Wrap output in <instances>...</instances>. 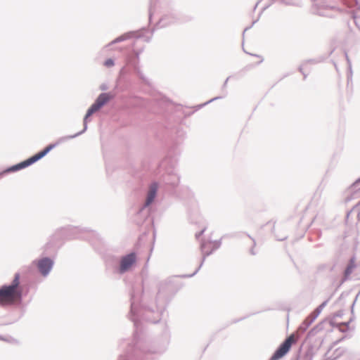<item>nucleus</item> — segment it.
Returning <instances> with one entry per match:
<instances>
[{"label": "nucleus", "instance_id": "12", "mask_svg": "<svg viewBox=\"0 0 360 360\" xmlns=\"http://www.w3.org/2000/svg\"><path fill=\"white\" fill-rule=\"evenodd\" d=\"M203 231H204L203 230H202V231H200V232L197 235V236L198 237V236H201V235L202 234Z\"/></svg>", "mask_w": 360, "mask_h": 360}, {"label": "nucleus", "instance_id": "3", "mask_svg": "<svg viewBox=\"0 0 360 360\" xmlns=\"http://www.w3.org/2000/svg\"><path fill=\"white\" fill-rule=\"evenodd\" d=\"M56 146V144H50L47 146L43 150L39 153L35 154L32 157L28 158L27 160L17 164L6 170V172H15L17 170H20L21 169L25 168L26 167L30 166V165L34 163L37 160L42 158L45 156L51 150H52Z\"/></svg>", "mask_w": 360, "mask_h": 360}, {"label": "nucleus", "instance_id": "7", "mask_svg": "<svg viewBox=\"0 0 360 360\" xmlns=\"http://www.w3.org/2000/svg\"><path fill=\"white\" fill-rule=\"evenodd\" d=\"M218 245L215 241H209L207 243H202L201 245V250L205 255H209L214 249L217 248Z\"/></svg>", "mask_w": 360, "mask_h": 360}, {"label": "nucleus", "instance_id": "5", "mask_svg": "<svg viewBox=\"0 0 360 360\" xmlns=\"http://www.w3.org/2000/svg\"><path fill=\"white\" fill-rule=\"evenodd\" d=\"M135 253H130L121 259L120 272L124 273L128 271L136 262Z\"/></svg>", "mask_w": 360, "mask_h": 360}, {"label": "nucleus", "instance_id": "11", "mask_svg": "<svg viewBox=\"0 0 360 360\" xmlns=\"http://www.w3.org/2000/svg\"><path fill=\"white\" fill-rule=\"evenodd\" d=\"M356 208L358 210V217L360 219V202L356 205Z\"/></svg>", "mask_w": 360, "mask_h": 360}, {"label": "nucleus", "instance_id": "9", "mask_svg": "<svg viewBox=\"0 0 360 360\" xmlns=\"http://www.w3.org/2000/svg\"><path fill=\"white\" fill-rule=\"evenodd\" d=\"M253 58L255 59L252 61L254 64H259L263 61V58L259 56H255Z\"/></svg>", "mask_w": 360, "mask_h": 360}, {"label": "nucleus", "instance_id": "4", "mask_svg": "<svg viewBox=\"0 0 360 360\" xmlns=\"http://www.w3.org/2000/svg\"><path fill=\"white\" fill-rule=\"evenodd\" d=\"M112 97L113 96L110 94H101L98 97L96 102L88 110L85 118L86 119L88 117H90L93 113L98 111L103 105H104L107 102H108L111 98H112Z\"/></svg>", "mask_w": 360, "mask_h": 360}, {"label": "nucleus", "instance_id": "2", "mask_svg": "<svg viewBox=\"0 0 360 360\" xmlns=\"http://www.w3.org/2000/svg\"><path fill=\"white\" fill-rule=\"evenodd\" d=\"M297 335L294 333L288 336L275 351L271 357V360H278L285 356L289 352L292 346L297 342Z\"/></svg>", "mask_w": 360, "mask_h": 360}, {"label": "nucleus", "instance_id": "1", "mask_svg": "<svg viewBox=\"0 0 360 360\" xmlns=\"http://www.w3.org/2000/svg\"><path fill=\"white\" fill-rule=\"evenodd\" d=\"M22 288L20 285V275L16 274L12 283L0 288V305L8 306L20 303Z\"/></svg>", "mask_w": 360, "mask_h": 360}, {"label": "nucleus", "instance_id": "6", "mask_svg": "<svg viewBox=\"0 0 360 360\" xmlns=\"http://www.w3.org/2000/svg\"><path fill=\"white\" fill-rule=\"evenodd\" d=\"M52 266L53 262L49 258H44L37 263L38 269L44 276H46L49 272Z\"/></svg>", "mask_w": 360, "mask_h": 360}, {"label": "nucleus", "instance_id": "10", "mask_svg": "<svg viewBox=\"0 0 360 360\" xmlns=\"http://www.w3.org/2000/svg\"><path fill=\"white\" fill-rule=\"evenodd\" d=\"M113 65H114V62L112 59H108L105 62V65L107 67H110V66H112Z\"/></svg>", "mask_w": 360, "mask_h": 360}, {"label": "nucleus", "instance_id": "8", "mask_svg": "<svg viewBox=\"0 0 360 360\" xmlns=\"http://www.w3.org/2000/svg\"><path fill=\"white\" fill-rule=\"evenodd\" d=\"M157 189L158 185L156 184H153L150 186V189L146 199V205H150L153 201L156 195Z\"/></svg>", "mask_w": 360, "mask_h": 360}]
</instances>
